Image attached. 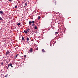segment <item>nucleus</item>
I'll return each instance as SVG.
<instances>
[{
	"instance_id": "nucleus-1",
	"label": "nucleus",
	"mask_w": 78,
	"mask_h": 78,
	"mask_svg": "<svg viewBox=\"0 0 78 78\" xmlns=\"http://www.w3.org/2000/svg\"><path fill=\"white\" fill-rule=\"evenodd\" d=\"M33 51V49L32 48H30V50H29V52L30 53H32Z\"/></svg>"
},
{
	"instance_id": "nucleus-21",
	"label": "nucleus",
	"mask_w": 78,
	"mask_h": 78,
	"mask_svg": "<svg viewBox=\"0 0 78 78\" xmlns=\"http://www.w3.org/2000/svg\"><path fill=\"white\" fill-rule=\"evenodd\" d=\"M25 5H26V6H27V4L26 3H25Z\"/></svg>"
},
{
	"instance_id": "nucleus-19",
	"label": "nucleus",
	"mask_w": 78,
	"mask_h": 78,
	"mask_svg": "<svg viewBox=\"0 0 78 78\" xmlns=\"http://www.w3.org/2000/svg\"><path fill=\"white\" fill-rule=\"evenodd\" d=\"M1 65H3V62H2V63H1Z\"/></svg>"
},
{
	"instance_id": "nucleus-6",
	"label": "nucleus",
	"mask_w": 78,
	"mask_h": 78,
	"mask_svg": "<svg viewBox=\"0 0 78 78\" xmlns=\"http://www.w3.org/2000/svg\"><path fill=\"white\" fill-rule=\"evenodd\" d=\"M29 25H31V23H32V22L31 21H29Z\"/></svg>"
},
{
	"instance_id": "nucleus-26",
	"label": "nucleus",
	"mask_w": 78,
	"mask_h": 78,
	"mask_svg": "<svg viewBox=\"0 0 78 78\" xmlns=\"http://www.w3.org/2000/svg\"><path fill=\"white\" fill-rule=\"evenodd\" d=\"M9 0V1H10V2H11L12 0Z\"/></svg>"
},
{
	"instance_id": "nucleus-25",
	"label": "nucleus",
	"mask_w": 78,
	"mask_h": 78,
	"mask_svg": "<svg viewBox=\"0 0 78 78\" xmlns=\"http://www.w3.org/2000/svg\"><path fill=\"white\" fill-rule=\"evenodd\" d=\"M9 68L8 66V67L7 68V69H8Z\"/></svg>"
},
{
	"instance_id": "nucleus-2",
	"label": "nucleus",
	"mask_w": 78,
	"mask_h": 78,
	"mask_svg": "<svg viewBox=\"0 0 78 78\" xmlns=\"http://www.w3.org/2000/svg\"><path fill=\"white\" fill-rule=\"evenodd\" d=\"M10 54V52L9 51H7V52L6 53L5 55H9Z\"/></svg>"
},
{
	"instance_id": "nucleus-20",
	"label": "nucleus",
	"mask_w": 78,
	"mask_h": 78,
	"mask_svg": "<svg viewBox=\"0 0 78 78\" xmlns=\"http://www.w3.org/2000/svg\"><path fill=\"white\" fill-rule=\"evenodd\" d=\"M10 64H8V66L9 68V67L10 66Z\"/></svg>"
},
{
	"instance_id": "nucleus-5",
	"label": "nucleus",
	"mask_w": 78,
	"mask_h": 78,
	"mask_svg": "<svg viewBox=\"0 0 78 78\" xmlns=\"http://www.w3.org/2000/svg\"><path fill=\"white\" fill-rule=\"evenodd\" d=\"M24 32L25 33H26V34H27V30H24Z\"/></svg>"
},
{
	"instance_id": "nucleus-23",
	"label": "nucleus",
	"mask_w": 78,
	"mask_h": 78,
	"mask_svg": "<svg viewBox=\"0 0 78 78\" xmlns=\"http://www.w3.org/2000/svg\"><path fill=\"white\" fill-rule=\"evenodd\" d=\"M32 22L34 23V20H33Z\"/></svg>"
},
{
	"instance_id": "nucleus-12",
	"label": "nucleus",
	"mask_w": 78,
	"mask_h": 78,
	"mask_svg": "<svg viewBox=\"0 0 78 78\" xmlns=\"http://www.w3.org/2000/svg\"><path fill=\"white\" fill-rule=\"evenodd\" d=\"M29 31H30V29L29 28H28V29L27 30V33L29 32Z\"/></svg>"
},
{
	"instance_id": "nucleus-13",
	"label": "nucleus",
	"mask_w": 78,
	"mask_h": 78,
	"mask_svg": "<svg viewBox=\"0 0 78 78\" xmlns=\"http://www.w3.org/2000/svg\"><path fill=\"white\" fill-rule=\"evenodd\" d=\"M20 22H19V23H17V25L18 26L20 25Z\"/></svg>"
},
{
	"instance_id": "nucleus-7",
	"label": "nucleus",
	"mask_w": 78,
	"mask_h": 78,
	"mask_svg": "<svg viewBox=\"0 0 78 78\" xmlns=\"http://www.w3.org/2000/svg\"><path fill=\"white\" fill-rule=\"evenodd\" d=\"M10 66L11 68H13V66L12 64V63H10Z\"/></svg>"
},
{
	"instance_id": "nucleus-3",
	"label": "nucleus",
	"mask_w": 78,
	"mask_h": 78,
	"mask_svg": "<svg viewBox=\"0 0 78 78\" xmlns=\"http://www.w3.org/2000/svg\"><path fill=\"white\" fill-rule=\"evenodd\" d=\"M0 13L1 14H3V11H0Z\"/></svg>"
},
{
	"instance_id": "nucleus-18",
	"label": "nucleus",
	"mask_w": 78,
	"mask_h": 78,
	"mask_svg": "<svg viewBox=\"0 0 78 78\" xmlns=\"http://www.w3.org/2000/svg\"><path fill=\"white\" fill-rule=\"evenodd\" d=\"M17 5H16L15 7V8H17Z\"/></svg>"
},
{
	"instance_id": "nucleus-22",
	"label": "nucleus",
	"mask_w": 78,
	"mask_h": 78,
	"mask_svg": "<svg viewBox=\"0 0 78 78\" xmlns=\"http://www.w3.org/2000/svg\"><path fill=\"white\" fill-rule=\"evenodd\" d=\"M18 57V54H17L16 55V56L15 57L16 58V57Z\"/></svg>"
},
{
	"instance_id": "nucleus-8",
	"label": "nucleus",
	"mask_w": 78,
	"mask_h": 78,
	"mask_svg": "<svg viewBox=\"0 0 78 78\" xmlns=\"http://www.w3.org/2000/svg\"><path fill=\"white\" fill-rule=\"evenodd\" d=\"M0 20H3V19L1 17H0Z\"/></svg>"
},
{
	"instance_id": "nucleus-24",
	"label": "nucleus",
	"mask_w": 78,
	"mask_h": 78,
	"mask_svg": "<svg viewBox=\"0 0 78 78\" xmlns=\"http://www.w3.org/2000/svg\"><path fill=\"white\" fill-rule=\"evenodd\" d=\"M24 57H26V55H24Z\"/></svg>"
},
{
	"instance_id": "nucleus-4",
	"label": "nucleus",
	"mask_w": 78,
	"mask_h": 78,
	"mask_svg": "<svg viewBox=\"0 0 78 78\" xmlns=\"http://www.w3.org/2000/svg\"><path fill=\"white\" fill-rule=\"evenodd\" d=\"M42 52L44 53V52H45L46 51H45V50H44V49H42Z\"/></svg>"
},
{
	"instance_id": "nucleus-17",
	"label": "nucleus",
	"mask_w": 78,
	"mask_h": 78,
	"mask_svg": "<svg viewBox=\"0 0 78 78\" xmlns=\"http://www.w3.org/2000/svg\"><path fill=\"white\" fill-rule=\"evenodd\" d=\"M58 31H56L55 32V34H58Z\"/></svg>"
},
{
	"instance_id": "nucleus-14",
	"label": "nucleus",
	"mask_w": 78,
	"mask_h": 78,
	"mask_svg": "<svg viewBox=\"0 0 78 78\" xmlns=\"http://www.w3.org/2000/svg\"><path fill=\"white\" fill-rule=\"evenodd\" d=\"M40 18H41L40 16H38V19H40Z\"/></svg>"
},
{
	"instance_id": "nucleus-9",
	"label": "nucleus",
	"mask_w": 78,
	"mask_h": 78,
	"mask_svg": "<svg viewBox=\"0 0 78 78\" xmlns=\"http://www.w3.org/2000/svg\"><path fill=\"white\" fill-rule=\"evenodd\" d=\"M22 39L23 41H25V40L24 39L23 37H22Z\"/></svg>"
},
{
	"instance_id": "nucleus-10",
	"label": "nucleus",
	"mask_w": 78,
	"mask_h": 78,
	"mask_svg": "<svg viewBox=\"0 0 78 78\" xmlns=\"http://www.w3.org/2000/svg\"><path fill=\"white\" fill-rule=\"evenodd\" d=\"M9 75L8 74H7V75H6L5 76V77H8Z\"/></svg>"
},
{
	"instance_id": "nucleus-15",
	"label": "nucleus",
	"mask_w": 78,
	"mask_h": 78,
	"mask_svg": "<svg viewBox=\"0 0 78 78\" xmlns=\"http://www.w3.org/2000/svg\"><path fill=\"white\" fill-rule=\"evenodd\" d=\"M32 26L33 27H34V23H32Z\"/></svg>"
},
{
	"instance_id": "nucleus-16",
	"label": "nucleus",
	"mask_w": 78,
	"mask_h": 78,
	"mask_svg": "<svg viewBox=\"0 0 78 78\" xmlns=\"http://www.w3.org/2000/svg\"><path fill=\"white\" fill-rule=\"evenodd\" d=\"M27 41H29V38H28V37H27Z\"/></svg>"
},
{
	"instance_id": "nucleus-11",
	"label": "nucleus",
	"mask_w": 78,
	"mask_h": 78,
	"mask_svg": "<svg viewBox=\"0 0 78 78\" xmlns=\"http://www.w3.org/2000/svg\"><path fill=\"white\" fill-rule=\"evenodd\" d=\"M37 26H35V27H34V28L35 29H36V30H37Z\"/></svg>"
}]
</instances>
